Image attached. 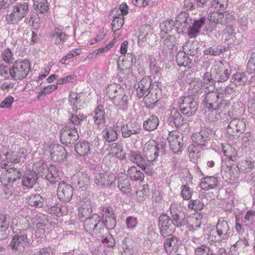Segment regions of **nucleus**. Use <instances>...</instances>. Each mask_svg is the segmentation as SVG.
Wrapping results in <instances>:
<instances>
[{
  "instance_id": "e433bc0d",
  "label": "nucleus",
  "mask_w": 255,
  "mask_h": 255,
  "mask_svg": "<svg viewBox=\"0 0 255 255\" xmlns=\"http://www.w3.org/2000/svg\"><path fill=\"white\" fill-rule=\"evenodd\" d=\"M118 187L120 190L126 194L131 192V187L128 176L124 174H122L118 177Z\"/></svg>"
},
{
  "instance_id": "603ef678",
  "label": "nucleus",
  "mask_w": 255,
  "mask_h": 255,
  "mask_svg": "<svg viewBox=\"0 0 255 255\" xmlns=\"http://www.w3.org/2000/svg\"><path fill=\"white\" fill-rule=\"evenodd\" d=\"M175 37L174 36L169 35L164 41L163 49L165 51L170 52L175 46Z\"/></svg>"
},
{
  "instance_id": "9b49d317",
  "label": "nucleus",
  "mask_w": 255,
  "mask_h": 255,
  "mask_svg": "<svg viewBox=\"0 0 255 255\" xmlns=\"http://www.w3.org/2000/svg\"><path fill=\"white\" fill-rule=\"evenodd\" d=\"M143 153L148 163L154 161L159 156V147L154 140H149L143 148Z\"/></svg>"
},
{
  "instance_id": "4c0bfd02",
  "label": "nucleus",
  "mask_w": 255,
  "mask_h": 255,
  "mask_svg": "<svg viewBox=\"0 0 255 255\" xmlns=\"http://www.w3.org/2000/svg\"><path fill=\"white\" fill-rule=\"evenodd\" d=\"M68 101L73 110L76 112L83 107V102L80 99V96L77 93L70 92Z\"/></svg>"
},
{
  "instance_id": "423d86ee",
  "label": "nucleus",
  "mask_w": 255,
  "mask_h": 255,
  "mask_svg": "<svg viewBox=\"0 0 255 255\" xmlns=\"http://www.w3.org/2000/svg\"><path fill=\"white\" fill-rule=\"evenodd\" d=\"M29 12V5L26 2L16 3L12 6L11 12L5 15V21L8 24H16Z\"/></svg>"
},
{
  "instance_id": "20e7f679",
  "label": "nucleus",
  "mask_w": 255,
  "mask_h": 255,
  "mask_svg": "<svg viewBox=\"0 0 255 255\" xmlns=\"http://www.w3.org/2000/svg\"><path fill=\"white\" fill-rule=\"evenodd\" d=\"M21 176V173L20 170L13 167L6 169L5 174H1L0 181L3 184V196L5 198H8L15 193V182Z\"/></svg>"
},
{
  "instance_id": "e2e57ef3",
  "label": "nucleus",
  "mask_w": 255,
  "mask_h": 255,
  "mask_svg": "<svg viewBox=\"0 0 255 255\" xmlns=\"http://www.w3.org/2000/svg\"><path fill=\"white\" fill-rule=\"evenodd\" d=\"M95 182L96 184L99 186H105V182L106 178V173H95Z\"/></svg>"
},
{
  "instance_id": "2eb2a0df",
  "label": "nucleus",
  "mask_w": 255,
  "mask_h": 255,
  "mask_svg": "<svg viewBox=\"0 0 255 255\" xmlns=\"http://www.w3.org/2000/svg\"><path fill=\"white\" fill-rule=\"evenodd\" d=\"M72 183L78 188L84 191L87 189L90 185V177L86 173L79 172L72 177Z\"/></svg>"
},
{
  "instance_id": "a211bd4d",
  "label": "nucleus",
  "mask_w": 255,
  "mask_h": 255,
  "mask_svg": "<svg viewBox=\"0 0 255 255\" xmlns=\"http://www.w3.org/2000/svg\"><path fill=\"white\" fill-rule=\"evenodd\" d=\"M214 10L211 11L209 13L208 19L212 22L216 24H220L223 25L227 24L229 22L230 18L228 17L229 14L226 12Z\"/></svg>"
},
{
  "instance_id": "6e6552de",
  "label": "nucleus",
  "mask_w": 255,
  "mask_h": 255,
  "mask_svg": "<svg viewBox=\"0 0 255 255\" xmlns=\"http://www.w3.org/2000/svg\"><path fill=\"white\" fill-rule=\"evenodd\" d=\"M178 103L180 112L187 117L195 115L198 108L197 102L191 96L180 97Z\"/></svg>"
},
{
  "instance_id": "4be33fe9",
  "label": "nucleus",
  "mask_w": 255,
  "mask_h": 255,
  "mask_svg": "<svg viewBox=\"0 0 255 255\" xmlns=\"http://www.w3.org/2000/svg\"><path fill=\"white\" fill-rule=\"evenodd\" d=\"M188 223L187 225L189 231L194 232L200 228L203 218L201 214L195 213L188 216Z\"/></svg>"
},
{
  "instance_id": "09e8293b",
  "label": "nucleus",
  "mask_w": 255,
  "mask_h": 255,
  "mask_svg": "<svg viewBox=\"0 0 255 255\" xmlns=\"http://www.w3.org/2000/svg\"><path fill=\"white\" fill-rule=\"evenodd\" d=\"M176 23L178 26L186 28L191 22V19L188 17V14L185 12H181L176 18Z\"/></svg>"
},
{
  "instance_id": "6ab92c4d",
  "label": "nucleus",
  "mask_w": 255,
  "mask_h": 255,
  "mask_svg": "<svg viewBox=\"0 0 255 255\" xmlns=\"http://www.w3.org/2000/svg\"><path fill=\"white\" fill-rule=\"evenodd\" d=\"M51 159L55 162L63 161L66 156V151L64 146L56 144L54 145L50 151Z\"/></svg>"
},
{
  "instance_id": "1a4fd4ad",
  "label": "nucleus",
  "mask_w": 255,
  "mask_h": 255,
  "mask_svg": "<svg viewBox=\"0 0 255 255\" xmlns=\"http://www.w3.org/2000/svg\"><path fill=\"white\" fill-rule=\"evenodd\" d=\"M13 80H22L25 78L31 70L30 63L27 59L16 60L12 65Z\"/></svg>"
},
{
  "instance_id": "9d476101",
  "label": "nucleus",
  "mask_w": 255,
  "mask_h": 255,
  "mask_svg": "<svg viewBox=\"0 0 255 255\" xmlns=\"http://www.w3.org/2000/svg\"><path fill=\"white\" fill-rule=\"evenodd\" d=\"M172 219L166 214H161L159 218L158 226L160 234L166 237L171 234L175 229Z\"/></svg>"
},
{
  "instance_id": "39448f33",
  "label": "nucleus",
  "mask_w": 255,
  "mask_h": 255,
  "mask_svg": "<svg viewBox=\"0 0 255 255\" xmlns=\"http://www.w3.org/2000/svg\"><path fill=\"white\" fill-rule=\"evenodd\" d=\"M203 104L206 108H218L221 111L228 109L230 104L227 101L224 100L217 91H208L204 96L202 100Z\"/></svg>"
},
{
  "instance_id": "a19ab883",
  "label": "nucleus",
  "mask_w": 255,
  "mask_h": 255,
  "mask_svg": "<svg viewBox=\"0 0 255 255\" xmlns=\"http://www.w3.org/2000/svg\"><path fill=\"white\" fill-rule=\"evenodd\" d=\"M171 218L172 221H174L175 228L183 227L188 223V216L182 213L172 216Z\"/></svg>"
},
{
  "instance_id": "680f3d73",
  "label": "nucleus",
  "mask_w": 255,
  "mask_h": 255,
  "mask_svg": "<svg viewBox=\"0 0 255 255\" xmlns=\"http://www.w3.org/2000/svg\"><path fill=\"white\" fill-rule=\"evenodd\" d=\"M189 209L194 210H201L204 207V203L199 199L190 200L188 204Z\"/></svg>"
},
{
  "instance_id": "72a5a7b5",
  "label": "nucleus",
  "mask_w": 255,
  "mask_h": 255,
  "mask_svg": "<svg viewBox=\"0 0 255 255\" xmlns=\"http://www.w3.org/2000/svg\"><path fill=\"white\" fill-rule=\"evenodd\" d=\"M127 176L133 181H142L144 178L143 172L138 170L135 166H132L128 168L127 171Z\"/></svg>"
},
{
  "instance_id": "2f4dec72",
  "label": "nucleus",
  "mask_w": 255,
  "mask_h": 255,
  "mask_svg": "<svg viewBox=\"0 0 255 255\" xmlns=\"http://www.w3.org/2000/svg\"><path fill=\"white\" fill-rule=\"evenodd\" d=\"M101 216L94 214L91 217L87 218L84 222V227L85 231L89 234H92V232L97 226V222L99 221Z\"/></svg>"
},
{
  "instance_id": "a878e982",
  "label": "nucleus",
  "mask_w": 255,
  "mask_h": 255,
  "mask_svg": "<svg viewBox=\"0 0 255 255\" xmlns=\"http://www.w3.org/2000/svg\"><path fill=\"white\" fill-rule=\"evenodd\" d=\"M93 118L95 124L103 126L105 123V112L104 106L99 105L94 110Z\"/></svg>"
},
{
  "instance_id": "7c9ffc66",
  "label": "nucleus",
  "mask_w": 255,
  "mask_h": 255,
  "mask_svg": "<svg viewBox=\"0 0 255 255\" xmlns=\"http://www.w3.org/2000/svg\"><path fill=\"white\" fill-rule=\"evenodd\" d=\"M75 149L79 155L88 156L91 154L92 148L90 144L87 141L77 142Z\"/></svg>"
},
{
  "instance_id": "c756f323",
  "label": "nucleus",
  "mask_w": 255,
  "mask_h": 255,
  "mask_svg": "<svg viewBox=\"0 0 255 255\" xmlns=\"http://www.w3.org/2000/svg\"><path fill=\"white\" fill-rule=\"evenodd\" d=\"M223 64L220 62L219 64L215 65L214 70H217L221 69L219 72H217L216 74V79H217L218 82H224L226 81L231 74V70L229 68L223 69Z\"/></svg>"
},
{
  "instance_id": "aec40b11",
  "label": "nucleus",
  "mask_w": 255,
  "mask_h": 255,
  "mask_svg": "<svg viewBox=\"0 0 255 255\" xmlns=\"http://www.w3.org/2000/svg\"><path fill=\"white\" fill-rule=\"evenodd\" d=\"M140 131V127L136 123H129L123 126L121 128L122 135L124 138L131 137L133 135H137Z\"/></svg>"
},
{
  "instance_id": "49530a36",
  "label": "nucleus",
  "mask_w": 255,
  "mask_h": 255,
  "mask_svg": "<svg viewBox=\"0 0 255 255\" xmlns=\"http://www.w3.org/2000/svg\"><path fill=\"white\" fill-rule=\"evenodd\" d=\"M27 202L31 206L41 207L43 206V199L39 194L31 195L28 198Z\"/></svg>"
},
{
  "instance_id": "3c124183",
  "label": "nucleus",
  "mask_w": 255,
  "mask_h": 255,
  "mask_svg": "<svg viewBox=\"0 0 255 255\" xmlns=\"http://www.w3.org/2000/svg\"><path fill=\"white\" fill-rule=\"evenodd\" d=\"M180 195L185 200H190L192 196L193 191L191 188L187 184L181 186Z\"/></svg>"
},
{
  "instance_id": "cd10ccee",
  "label": "nucleus",
  "mask_w": 255,
  "mask_h": 255,
  "mask_svg": "<svg viewBox=\"0 0 255 255\" xmlns=\"http://www.w3.org/2000/svg\"><path fill=\"white\" fill-rule=\"evenodd\" d=\"M116 96L112 100L115 106H118L121 109H125L128 107V96L123 89H120Z\"/></svg>"
},
{
  "instance_id": "864d4df0",
  "label": "nucleus",
  "mask_w": 255,
  "mask_h": 255,
  "mask_svg": "<svg viewBox=\"0 0 255 255\" xmlns=\"http://www.w3.org/2000/svg\"><path fill=\"white\" fill-rule=\"evenodd\" d=\"M213 251L207 245H202L195 250V255H213Z\"/></svg>"
},
{
  "instance_id": "c03bdc74",
  "label": "nucleus",
  "mask_w": 255,
  "mask_h": 255,
  "mask_svg": "<svg viewBox=\"0 0 255 255\" xmlns=\"http://www.w3.org/2000/svg\"><path fill=\"white\" fill-rule=\"evenodd\" d=\"M223 153L230 161L236 160L237 152L236 149L230 145H227L223 147Z\"/></svg>"
},
{
  "instance_id": "37998d69",
  "label": "nucleus",
  "mask_w": 255,
  "mask_h": 255,
  "mask_svg": "<svg viewBox=\"0 0 255 255\" xmlns=\"http://www.w3.org/2000/svg\"><path fill=\"white\" fill-rule=\"evenodd\" d=\"M206 118L210 122L218 121L220 118V115L217 111L218 108H206Z\"/></svg>"
},
{
  "instance_id": "f3484780",
  "label": "nucleus",
  "mask_w": 255,
  "mask_h": 255,
  "mask_svg": "<svg viewBox=\"0 0 255 255\" xmlns=\"http://www.w3.org/2000/svg\"><path fill=\"white\" fill-rule=\"evenodd\" d=\"M246 128L245 122L237 118H235L230 122L227 127V132L229 134L237 135L239 132H243Z\"/></svg>"
},
{
  "instance_id": "13d9d810",
  "label": "nucleus",
  "mask_w": 255,
  "mask_h": 255,
  "mask_svg": "<svg viewBox=\"0 0 255 255\" xmlns=\"http://www.w3.org/2000/svg\"><path fill=\"white\" fill-rule=\"evenodd\" d=\"M122 89L117 84H111L106 89L107 94L110 99L113 100L116 96V94L119 93L118 91Z\"/></svg>"
},
{
  "instance_id": "0eeeda50",
  "label": "nucleus",
  "mask_w": 255,
  "mask_h": 255,
  "mask_svg": "<svg viewBox=\"0 0 255 255\" xmlns=\"http://www.w3.org/2000/svg\"><path fill=\"white\" fill-rule=\"evenodd\" d=\"M35 167H38L36 169L38 173H42V175L45 174V178L51 183L58 182L60 179L61 172L59 171L55 165H50L49 167L43 163V161L36 163Z\"/></svg>"
},
{
  "instance_id": "bf43d9fd",
  "label": "nucleus",
  "mask_w": 255,
  "mask_h": 255,
  "mask_svg": "<svg viewBox=\"0 0 255 255\" xmlns=\"http://www.w3.org/2000/svg\"><path fill=\"white\" fill-rule=\"evenodd\" d=\"M149 192L148 185L144 184L136 192L137 198L139 201H143L147 196Z\"/></svg>"
},
{
  "instance_id": "473e14b6",
  "label": "nucleus",
  "mask_w": 255,
  "mask_h": 255,
  "mask_svg": "<svg viewBox=\"0 0 255 255\" xmlns=\"http://www.w3.org/2000/svg\"><path fill=\"white\" fill-rule=\"evenodd\" d=\"M51 37L56 44L63 43L68 38V35L60 27H55L51 33Z\"/></svg>"
},
{
  "instance_id": "c85d7f7f",
  "label": "nucleus",
  "mask_w": 255,
  "mask_h": 255,
  "mask_svg": "<svg viewBox=\"0 0 255 255\" xmlns=\"http://www.w3.org/2000/svg\"><path fill=\"white\" fill-rule=\"evenodd\" d=\"M119 131L118 126L109 127L104 130L103 136L107 141L113 142L118 139Z\"/></svg>"
},
{
  "instance_id": "8fccbe9b",
  "label": "nucleus",
  "mask_w": 255,
  "mask_h": 255,
  "mask_svg": "<svg viewBox=\"0 0 255 255\" xmlns=\"http://www.w3.org/2000/svg\"><path fill=\"white\" fill-rule=\"evenodd\" d=\"M0 56L2 60L6 63H12L14 60L13 53L8 47L1 51Z\"/></svg>"
},
{
  "instance_id": "412c9836",
  "label": "nucleus",
  "mask_w": 255,
  "mask_h": 255,
  "mask_svg": "<svg viewBox=\"0 0 255 255\" xmlns=\"http://www.w3.org/2000/svg\"><path fill=\"white\" fill-rule=\"evenodd\" d=\"M128 157L130 161L136 163L143 171H146V166H148L147 161L139 152L130 150L128 153Z\"/></svg>"
},
{
  "instance_id": "f8f14e48",
  "label": "nucleus",
  "mask_w": 255,
  "mask_h": 255,
  "mask_svg": "<svg viewBox=\"0 0 255 255\" xmlns=\"http://www.w3.org/2000/svg\"><path fill=\"white\" fill-rule=\"evenodd\" d=\"M79 138L78 129L65 127L60 132V140L63 144H73Z\"/></svg>"
},
{
  "instance_id": "7ed1b4c3",
  "label": "nucleus",
  "mask_w": 255,
  "mask_h": 255,
  "mask_svg": "<svg viewBox=\"0 0 255 255\" xmlns=\"http://www.w3.org/2000/svg\"><path fill=\"white\" fill-rule=\"evenodd\" d=\"M231 233V228L228 222L223 218H220L216 229H213L209 232L207 239L209 242L225 244L229 239Z\"/></svg>"
},
{
  "instance_id": "f03ea898",
  "label": "nucleus",
  "mask_w": 255,
  "mask_h": 255,
  "mask_svg": "<svg viewBox=\"0 0 255 255\" xmlns=\"http://www.w3.org/2000/svg\"><path fill=\"white\" fill-rule=\"evenodd\" d=\"M102 216L97 223V226L92 232V235L103 238L108 233V230L113 229L116 225V220L111 207H103L100 213Z\"/></svg>"
},
{
  "instance_id": "052dcab7",
  "label": "nucleus",
  "mask_w": 255,
  "mask_h": 255,
  "mask_svg": "<svg viewBox=\"0 0 255 255\" xmlns=\"http://www.w3.org/2000/svg\"><path fill=\"white\" fill-rule=\"evenodd\" d=\"M0 75L4 79H8L11 77L13 79L12 74V67L8 68L6 66L1 65L0 66Z\"/></svg>"
},
{
  "instance_id": "f704fd0d",
  "label": "nucleus",
  "mask_w": 255,
  "mask_h": 255,
  "mask_svg": "<svg viewBox=\"0 0 255 255\" xmlns=\"http://www.w3.org/2000/svg\"><path fill=\"white\" fill-rule=\"evenodd\" d=\"M218 179L215 176H206L203 178L200 187L203 190H208L215 188L218 184Z\"/></svg>"
},
{
  "instance_id": "58836bf2",
  "label": "nucleus",
  "mask_w": 255,
  "mask_h": 255,
  "mask_svg": "<svg viewBox=\"0 0 255 255\" xmlns=\"http://www.w3.org/2000/svg\"><path fill=\"white\" fill-rule=\"evenodd\" d=\"M159 125V120L155 115L150 116L143 122V127L147 131H152L157 128Z\"/></svg>"
},
{
  "instance_id": "5fc2aeb1",
  "label": "nucleus",
  "mask_w": 255,
  "mask_h": 255,
  "mask_svg": "<svg viewBox=\"0 0 255 255\" xmlns=\"http://www.w3.org/2000/svg\"><path fill=\"white\" fill-rule=\"evenodd\" d=\"M183 51L185 54L188 55L193 56L197 53V48H195V45L190 42H186L183 45Z\"/></svg>"
},
{
  "instance_id": "f257e3e1",
  "label": "nucleus",
  "mask_w": 255,
  "mask_h": 255,
  "mask_svg": "<svg viewBox=\"0 0 255 255\" xmlns=\"http://www.w3.org/2000/svg\"><path fill=\"white\" fill-rule=\"evenodd\" d=\"M23 220L25 223L24 227L25 229H20L16 233L8 245L10 249L17 255H25V246L29 243L27 238L28 232L30 231V228H32V225L34 224L32 219L29 216H26Z\"/></svg>"
},
{
  "instance_id": "338daca9",
  "label": "nucleus",
  "mask_w": 255,
  "mask_h": 255,
  "mask_svg": "<svg viewBox=\"0 0 255 255\" xmlns=\"http://www.w3.org/2000/svg\"><path fill=\"white\" fill-rule=\"evenodd\" d=\"M101 238L102 239V243L107 247H113L115 246L116 244L115 239L109 233Z\"/></svg>"
},
{
  "instance_id": "bb28decb",
  "label": "nucleus",
  "mask_w": 255,
  "mask_h": 255,
  "mask_svg": "<svg viewBox=\"0 0 255 255\" xmlns=\"http://www.w3.org/2000/svg\"><path fill=\"white\" fill-rule=\"evenodd\" d=\"M179 245V239L176 236H171L166 239L164 247L167 253H172L178 250Z\"/></svg>"
},
{
  "instance_id": "de8ad7c7",
  "label": "nucleus",
  "mask_w": 255,
  "mask_h": 255,
  "mask_svg": "<svg viewBox=\"0 0 255 255\" xmlns=\"http://www.w3.org/2000/svg\"><path fill=\"white\" fill-rule=\"evenodd\" d=\"M242 221L245 225L249 227L254 225L255 224V211L252 210L248 211Z\"/></svg>"
},
{
  "instance_id": "0e129e2a",
  "label": "nucleus",
  "mask_w": 255,
  "mask_h": 255,
  "mask_svg": "<svg viewBox=\"0 0 255 255\" xmlns=\"http://www.w3.org/2000/svg\"><path fill=\"white\" fill-rule=\"evenodd\" d=\"M126 229L128 230H133L138 224L137 219L133 217H128L126 220Z\"/></svg>"
},
{
  "instance_id": "79ce46f5",
  "label": "nucleus",
  "mask_w": 255,
  "mask_h": 255,
  "mask_svg": "<svg viewBox=\"0 0 255 255\" xmlns=\"http://www.w3.org/2000/svg\"><path fill=\"white\" fill-rule=\"evenodd\" d=\"M176 61L179 66H187L191 62L188 55L182 51H179L176 55Z\"/></svg>"
},
{
  "instance_id": "69168bd1",
  "label": "nucleus",
  "mask_w": 255,
  "mask_h": 255,
  "mask_svg": "<svg viewBox=\"0 0 255 255\" xmlns=\"http://www.w3.org/2000/svg\"><path fill=\"white\" fill-rule=\"evenodd\" d=\"M254 163L251 158L247 159L238 165L239 169L247 171H248V169H252Z\"/></svg>"
},
{
  "instance_id": "b1692460",
  "label": "nucleus",
  "mask_w": 255,
  "mask_h": 255,
  "mask_svg": "<svg viewBox=\"0 0 255 255\" xmlns=\"http://www.w3.org/2000/svg\"><path fill=\"white\" fill-rule=\"evenodd\" d=\"M167 122L171 126L179 128L183 124L184 120L177 109L173 108L169 115Z\"/></svg>"
},
{
  "instance_id": "ea45409f",
  "label": "nucleus",
  "mask_w": 255,
  "mask_h": 255,
  "mask_svg": "<svg viewBox=\"0 0 255 255\" xmlns=\"http://www.w3.org/2000/svg\"><path fill=\"white\" fill-rule=\"evenodd\" d=\"M231 81L237 86H243L248 81V77L243 72H237L234 74Z\"/></svg>"
},
{
  "instance_id": "774afa93",
  "label": "nucleus",
  "mask_w": 255,
  "mask_h": 255,
  "mask_svg": "<svg viewBox=\"0 0 255 255\" xmlns=\"http://www.w3.org/2000/svg\"><path fill=\"white\" fill-rule=\"evenodd\" d=\"M34 6L36 7L37 12L40 13H45L48 9L47 1L36 2V5Z\"/></svg>"
},
{
  "instance_id": "6e6d98bb",
  "label": "nucleus",
  "mask_w": 255,
  "mask_h": 255,
  "mask_svg": "<svg viewBox=\"0 0 255 255\" xmlns=\"http://www.w3.org/2000/svg\"><path fill=\"white\" fill-rule=\"evenodd\" d=\"M202 79L203 86L206 89H208L209 86H212L215 83V81L212 78V74L209 72H206L204 73Z\"/></svg>"
},
{
  "instance_id": "4d7b16f0",
  "label": "nucleus",
  "mask_w": 255,
  "mask_h": 255,
  "mask_svg": "<svg viewBox=\"0 0 255 255\" xmlns=\"http://www.w3.org/2000/svg\"><path fill=\"white\" fill-rule=\"evenodd\" d=\"M228 0H213L211 2L212 7L220 11H224L227 7Z\"/></svg>"
},
{
  "instance_id": "ddd939ff",
  "label": "nucleus",
  "mask_w": 255,
  "mask_h": 255,
  "mask_svg": "<svg viewBox=\"0 0 255 255\" xmlns=\"http://www.w3.org/2000/svg\"><path fill=\"white\" fill-rule=\"evenodd\" d=\"M211 130L206 128L192 134V140L196 145L200 146H206L211 139Z\"/></svg>"
},
{
  "instance_id": "5701e85b",
  "label": "nucleus",
  "mask_w": 255,
  "mask_h": 255,
  "mask_svg": "<svg viewBox=\"0 0 255 255\" xmlns=\"http://www.w3.org/2000/svg\"><path fill=\"white\" fill-rule=\"evenodd\" d=\"M151 79L148 76L144 77L138 83V87L136 89L137 95L141 98L144 95H147L149 93L148 91L151 84Z\"/></svg>"
},
{
  "instance_id": "c9c22d12",
  "label": "nucleus",
  "mask_w": 255,
  "mask_h": 255,
  "mask_svg": "<svg viewBox=\"0 0 255 255\" xmlns=\"http://www.w3.org/2000/svg\"><path fill=\"white\" fill-rule=\"evenodd\" d=\"M85 117L83 114L79 113L72 114L69 119V122L67 126L69 128H75L78 129V128L81 126L82 122L84 120Z\"/></svg>"
},
{
  "instance_id": "dca6fc26",
  "label": "nucleus",
  "mask_w": 255,
  "mask_h": 255,
  "mask_svg": "<svg viewBox=\"0 0 255 255\" xmlns=\"http://www.w3.org/2000/svg\"><path fill=\"white\" fill-rule=\"evenodd\" d=\"M57 196L61 201L65 202L70 201L73 196L72 186L63 181L60 182L57 188Z\"/></svg>"
},
{
  "instance_id": "a18cd8bd",
  "label": "nucleus",
  "mask_w": 255,
  "mask_h": 255,
  "mask_svg": "<svg viewBox=\"0 0 255 255\" xmlns=\"http://www.w3.org/2000/svg\"><path fill=\"white\" fill-rule=\"evenodd\" d=\"M4 162L8 164L10 162L18 163L20 160V156L17 153L9 150L3 153Z\"/></svg>"
},
{
  "instance_id": "393cba45",
  "label": "nucleus",
  "mask_w": 255,
  "mask_h": 255,
  "mask_svg": "<svg viewBox=\"0 0 255 255\" xmlns=\"http://www.w3.org/2000/svg\"><path fill=\"white\" fill-rule=\"evenodd\" d=\"M38 178L35 172H26L22 177V184L25 189L32 188L36 183Z\"/></svg>"
},
{
  "instance_id": "4468645a",
  "label": "nucleus",
  "mask_w": 255,
  "mask_h": 255,
  "mask_svg": "<svg viewBox=\"0 0 255 255\" xmlns=\"http://www.w3.org/2000/svg\"><path fill=\"white\" fill-rule=\"evenodd\" d=\"M167 140L172 151L177 153L182 149V137L177 131H171L169 132Z\"/></svg>"
}]
</instances>
